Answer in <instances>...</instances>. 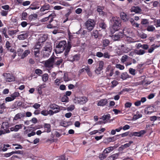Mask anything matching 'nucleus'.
<instances>
[{"label": "nucleus", "mask_w": 160, "mask_h": 160, "mask_svg": "<svg viewBox=\"0 0 160 160\" xmlns=\"http://www.w3.org/2000/svg\"><path fill=\"white\" fill-rule=\"evenodd\" d=\"M52 44L50 42H47L42 52L44 58L48 57L52 50Z\"/></svg>", "instance_id": "1"}, {"label": "nucleus", "mask_w": 160, "mask_h": 160, "mask_svg": "<svg viewBox=\"0 0 160 160\" xmlns=\"http://www.w3.org/2000/svg\"><path fill=\"white\" fill-rule=\"evenodd\" d=\"M67 47V42L65 40L61 41L58 43H56V48L54 49L56 53L62 52Z\"/></svg>", "instance_id": "2"}, {"label": "nucleus", "mask_w": 160, "mask_h": 160, "mask_svg": "<svg viewBox=\"0 0 160 160\" xmlns=\"http://www.w3.org/2000/svg\"><path fill=\"white\" fill-rule=\"evenodd\" d=\"M112 28L115 31H118L120 28L121 21L119 17H113L112 18Z\"/></svg>", "instance_id": "3"}, {"label": "nucleus", "mask_w": 160, "mask_h": 160, "mask_svg": "<svg viewBox=\"0 0 160 160\" xmlns=\"http://www.w3.org/2000/svg\"><path fill=\"white\" fill-rule=\"evenodd\" d=\"M130 32V30L125 28L123 29V32H119L118 33H116L113 37V40L116 41L119 40L121 38H122L123 33L127 37H129V36H127V34L129 35Z\"/></svg>", "instance_id": "4"}, {"label": "nucleus", "mask_w": 160, "mask_h": 160, "mask_svg": "<svg viewBox=\"0 0 160 160\" xmlns=\"http://www.w3.org/2000/svg\"><path fill=\"white\" fill-rule=\"evenodd\" d=\"M96 22L93 19H89L85 22L86 28L89 31H91L95 27Z\"/></svg>", "instance_id": "5"}, {"label": "nucleus", "mask_w": 160, "mask_h": 160, "mask_svg": "<svg viewBox=\"0 0 160 160\" xmlns=\"http://www.w3.org/2000/svg\"><path fill=\"white\" fill-rule=\"evenodd\" d=\"M54 18V15L50 18L48 21L49 24L47 25V28H53L57 27L58 26L57 22L56 21L53 20Z\"/></svg>", "instance_id": "6"}, {"label": "nucleus", "mask_w": 160, "mask_h": 160, "mask_svg": "<svg viewBox=\"0 0 160 160\" xmlns=\"http://www.w3.org/2000/svg\"><path fill=\"white\" fill-rule=\"evenodd\" d=\"M73 101L74 103L76 104H83L87 102V99L86 98L84 97L81 98L75 97Z\"/></svg>", "instance_id": "7"}, {"label": "nucleus", "mask_w": 160, "mask_h": 160, "mask_svg": "<svg viewBox=\"0 0 160 160\" xmlns=\"http://www.w3.org/2000/svg\"><path fill=\"white\" fill-rule=\"evenodd\" d=\"M49 108L53 110H55L54 111H57V113H58L62 110L63 107L54 103H52L50 104Z\"/></svg>", "instance_id": "8"}, {"label": "nucleus", "mask_w": 160, "mask_h": 160, "mask_svg": "<svg viewBox=\"0 0 160 160\" xmlns=\"http://www.w3.org/2000/svg\"><path fill=\"white\" fill-rule=\"evenodd\" d=\"M53 60V57H51L46 61L44 64L45 67L49 68H53L54 65Z\"/></svg>", "instance_id": "9"}, {"label": "nucleus", "mask_w": 160, "mask_h": 160, "mask_svg": "<svg viewBox=\"0 0 160 160\" xmlns=\"http://www.w3.org/2000/svg\"><path fill=\"white\" fill-rule=\"evenodd\" d=\"M114 68L111 65H108L106 69V75L109 77H111L113 74Z\"/></svg>", "instance_id": "10"}, {"label": "nucleus", "mask_w": 160, "mask_h": 160, "mask_svg": "<svg viewBox=\"0 0 160 160\" xmlns=\"http://www.w3.org/2000/svg\"><path fill=\"white\" fill-rule=\"evenodd\" d=\"M104 9V6H97V11L98 13V14L99 16H104L107 15V12H104L103 11Z\"/></svg>", "instance_id": "11"}, {"label": "nucleus", "mask_w": 160, "mask_h": 160, "mask_svg": "<svg viewBox=\"0 0 160 160\" xmlns=\"http://www.w3.org/2000/svg\"><path fill=\"white\" fill-rule=\"evenodd\" d=\"M6 77V81L8 82H11L15 80V78L13 76L9 73H6L4 74Z\"/></svg>", "instance_id": "12"}, {"label": "nucleus", "mask_w": 160, "mask_h": 160, "mask_svg": "<svg viewBox=\"0 0 160 160\" xmlns=\"http://www.w3.org/2000/svg\"><path fill=\"white\" fill-rule=\"evenodd\" d=\"M53 59L54 65L58 66H59L62 62L63 61L62 58L55 57H53Z\"/></svg>", "instance_id": "13"}, {"label": "nucleus", "mask_w": 160, "mask_h": 160, "mask_svg": "<svg viewBox=\"0 0 160 160\" xmlns=\"http://www.w3.org/2000/svg\"><path fill=\"white\" fill-rule=\"evenodd\" d=\"M97 105L98 106L103 107L108 103V100L107 99H101L98 101Z\"/></svg>", "instance_id": "14"}, {"label": "nucleus", "mask_w": 160, "mask_h": 160, "mask_svg": "<svg viewBox=\"0 0 160 160\" xmlns=\"http://www.w3.org/2000/svg\"><path fill=\"white\" fill-rule=\"evenodd\" d=\"M71 47V42H68L67 46L66 47V49H65V51L64 53L65 58L67 57Z\"/></svg>", "instance_id": "15"}, {"label": "nucleus", "mask_w": 160, "mask_h": 160, "mask_svg": "<svg viewBox=\"0 0 160 160\" xmlns=\"http://www.w3.org/2000/svg\"><path fill=\"white\" fill-rule=\"evenodd\" d=\"M154 107L152 106H149L146 108L144 110V112L146 114H148L152 113L154 111Z\"/></svg>", "instance_id": "16"}, {"label": "nucleus", "mask_w": 160, "mask_h": 160, "mask_svg": "<svg viewBox=\"0 0 160 160\" xmlns=\"http://www.w3.org/2000/svg\"><path fill=\"white\" fill-rule=\"evenodd\" d=\"M51 125L50 124L45 123L44 124V128L45 129L44 132L49 133L51 131Z\"/></svg>", "instance_id": "17"}, {"label": "nucleus", "mask_w": 160, "mask_h": 160, "mask_svg": "<svg viewBox=\"0 0 160 160\" xmlns=\"http://www.w3.org/2000/svg\"><path fill=\"white\" fill-rule=\"evenodd\" d=\"M120 16L121 19L124 22L127 21L129 18L128 16L123 12H122L120 13Z\"/></svg>", "instance_id": "18"}, {"label": "nucleus", "mask_w": 160, "mask_h": 160, "mask_svg": "<svg viewBox=\"0 0 160 160\" xmlns=\"http://www.w3.org/2000/svg\"><path fill=\"white\" fill-rule=\"evenodd\" d=\"M25 116V113H19L16 114L13 119V121H17L18 119H20L24 117Z\"/></svg>", "instance_id": "19"}, {"label": "nucleus", "mask_w": 160, "mask_h": 160, "mask_svg": "<svg viewBox=\"0 0 160 160\" xmlns=\"http://www.w3.org/2000/svg\"><path fill=\"white\" fill-rule=\"evenodd\" d=\"M50 8V5L49 4L45 3L41 7L40 10L41 12H44L46 10H49Z\"/></svg>", "instance_id": "20"}, {"label": "nucleus", "mask_w": 160, "mask_h": 160, "mask_svg": "<svg viewBox=\"0 0 160 160\" xmlns=\"http://www.w3.org/2000/svg\"><path fill=\"white\" fill-rule=\"evenodd\" d=\"M33 50V53L34 54V55L35 58H36V59L37 61H39V57L40 50L38 49Z\"/></svg>", "instance_id": "21"}, {"label": "nucleus", "mask_w": 160, "mask_h": 160, "mask_svg": "<svg viewBox=\"0 0 160 160\" xmlns=\"http://www.w3.org/2000/svg\"><path fill=\"white\" fill-rule=\"evenodd\" d=\"M28 33H23L18 36V38L19 40H24L26 39L28 36Z\"/></svg>", "instance_id": "22"}, {"label": "nucleus", "mask_w": 160, "mask_h": 160, "mask_svg": "<svg viewBox=\"0 0 160 160\" xmlns=\"http://www.w3.org/2000/svg\"><path fill=\"white\" fill-rule=\"evenodd\" d=\"M47 38L48 37L46 35H43L42 36L40 37L38 42L42 43V44L43 45V43L46 41Z\"/></svg>", "instance_id": "23"}, {"label": "nucleus", "mask_w": 160, "mask_h": 160, "mask_svg": "<svg viewBox=\"0 0 160 160\" xmlns=\"http://www.w3.org/2000/svg\"><path fill=\"white\" fill-rule=\"evenodd\" d=\"M119 153H116L111 155L109 157L106 159V160H114L117 159L119 156Z\"/></svg>", "instance_id": "24"}, {"label": "nucleus", "mask_w": 160, "mask_h": 160, "mask_svg": "<svg viewBox=\"0 0 160 160\" xmlns=\"http://www.w3.org/2000/svg\"><path fill=\"white\" fill-rule=\"evenodd\" d=\"M6 104L4 101L2 103H0V114H2L4 111V109L6 108Z\"/></svg>", "instance_id": "25"}, {"label": "nucleus", "mask_w": 160, "mask_h": 160, "mask_svg": "<svg viewBox=\"0 0 160 160\" xmlns=\"http://www.w3.org/2000/svg\"><path fill=\"white\" fill-rule=\"evenodd\" d=\"M9 127L8 123L7 122H2L1 126V128L4 130H8V129Z\"/></svg>", "instance_id": "26"}, {"label": "nucleus", "mask_w": 160, "mask_h": 160, "mask_svg": "<svg viewBox=\"0 0 160 160\" xmlns=\"http://www.w3.org/2000/svg\"><path fill=\"white\" fill-rule=\"evenodd\" d=\"M145 133V131H141L139 132H134L132 134V135L140 137Z\"/></svg>", "instance_id": "27"}, {"label": "nucleus", "mask_w": 160, "mask_h": 160, "mask_svg": "<svg viewBox=\"0 0 160 160\" xmlns=\"http://www.w3.org/2000/svg\"><path fill=\"white\" fill-rule=\"evenodd\" d=\"M53 14H51L49 15L48 17L44 18L41 20V22H42L45 23L47 22L48 20H50V18L53 16Z\"/></svg>", "instance_id": "28"}, {"label": "nucleus", "mask_w": 160, "mask_h": 160, "mask_svg": "<svg viewBox=\"0 0 160 160\" xmlns=\"http://www.w3.org/2000/svg\"><path fill=\"white\" fill-rule=\"evenodd\" d=\"M98 32L96 30H94L91 33L92 37H94L95 39H97L98 37Z\"/></svg>", "instance_id": "29"}, {"label": "nucleus", "mask_w": 160, "mask_h": 160, "mask_svg": "<svg viewBox=\"0 0 160 160\" xmlns=\"http://www.w3.org/2000/svg\"><path fill=\"white\" fill-rule=\"evenodd\" d=\"M131 12H134L136 13H139L142 11V10L139 7H136L132 8L131 10Z\"/></svg>", "instance_id": "30"}, {"label": "nucleus", "mask_w": 160, "mask_h": 160, "mask_svg": "<svg viewBox=\"0 0 160 160\" xmlns=\"http://www.w3.org/2000/svg\"><path fill=\"white\" fill-rule=\"evenodd\" d=\"M42 43L38 42L33 48V49H38L40 50L42 46Z\"/></svg>", "instance_id": "31"}, {"label": "nucleus", "mask_w": 160, "mask_h": 160, "mask_svg": "<svg viewBox=\"0 0 160 160\" xmlns=\"http://www.w3.org/2000/svg\"><path fill=\"white\" fill-rule=\"evenodd\" d=\"M98 26L100 28L104 30L106 29L107 27V25L103 21L99 22Z\"/></svg>", "instance_id": "32"}, {"label": "nucleus", "mask_w": 160, "mask_h": 160, "mask_svg": "<svg viewBox=\"0 0 160 160\" xmlns=\"http://www.w3.org/2000/svg\"><path fill=\"white\" fill-rule=\"evenodd\" d=\"M72 59H70V62H73L74 61H78L80 58V55L79 54H75L73 56Z\"/></svg>", "instance_id": "33"}, {"label": "nucleus", "mask_w": 160, "mask_h": 160, "mask_svg": "<svg viewBox=\"0 0 160 160\" xmlns=\"http://www.w3.org/2000/svg\"><path fill=\"white\" fill-rule=\"evenodd\" d=\"M110 43V41L108 39H104L102 41L103 47L105 48L108 46Z\"/></svg>", "instance_id": "34"}, {"label": "nucleus", "mask_w": 160, "mask_h": 160, "mask_svg": "<svg viewBox=\"0 0 160 160\" xmlns=\"http://www.w3.org/2000/svg\"><path fill=\"white\" fill-rule=\"evenodd\" d=\"M113 149V147H110L105 148L103 151V152L108 154L112 151Z\"/></svg>", "instance_id": "35"}, {"label": "nucleus", "mask_w": 160, "mask_h": 160, "mask_svg": "<svg viewBox=\"0 0 160 160\" xmlns=\"http://www.w3.org/2000/svg\"><path fill=\"white\" fill-rule=\"evenodd\" d=\"M30 53V51L29 50H25L24 52H23V53L22 55V57H21V59H23L24 58L27 56L28 54Z\"/></svg>", "instance_id": "36"}, {"label": "nucleus", "mask_w": 160, "mask_h": 160, "mask_svg": "<svg viewBox=\"0 0 160 160\" xmlns=\"http://www.w3.org/2000/svg\"><path fill=\"white\" fill-rule=\"evenodd\" d=\"M111 118L110 114H104L102 117V119L104 121L109 120Z\"/></svg>", "instance_id": "37"}, {"label": "nucleus", "mask_w": 160, "mask_h": 160, "mask_svg": "<svg viewBox=\"0 0 160 160\" xmlns=\"http://www.w3.org/2000/svg\"><path fill=\"white\" fill-rule=\"evenodd\" d=\"M19 31V30L18 29L15 30H9L8 31V33L9 35L12 36Z\"/></svg>", "instance_id": "38"}, {"label": "nucleus", "mask_w": 160, "mask_h": 160, "mask_svg": "<svg viewBox=\"0 0 160 160\" xmlns=\"http://www.w3.org/2000/svg\"><path fill=\"white\" fill-rule=\"evenodd\" d=\"M38 17V15L36 14H34L30 15L28 17V19L30 21L32 20H35L37 19Z\"/></svg>", "instance_id": "39"}, {"label": "nucleus", "mask_w": 160, "mask_h": 160, "mask_svg": "<svg viewBox=\"0 0 160 160\" xmlns=\"http://www.w3.org/2000/svg\"><path fill=\"white\" fill-rule=\"evenodd\" d=\"M120 77L122 79L125 80L129 77V75L127 72H124L122 74Z\"/></svg>", "instance_id": "40"}, {"label": "nucleus", "mask_w": 160, "mask_h": 160, "mask_svg": "<svg viewBox=\"0 0 160 160\" xmlns=\"http://www.w3.org/2000/svg\"><path fill=\"white\" fill-rule=\"evenodd\" d=\"M20 94L18 92H15L13 93L11 95L13 100H14L16 97H17L19 96Z\"/></svg>", "instance_id": "41"}, {"label": "nucleus", "mask_w": 160, "mask_h": 160, "mask_svg": "<svg viewBox=\"0 0 160 160\" xmlns=\"http://www.w3.org/2000/svg\"><path fill=\"white\" fill-rule=\"evenodd\" d=\"M148 31L149 32H153L155 30V28L152 25L148 26L147 29Z\"/></svg>", "instance_id": "42"}, {"label": "nucleus", "mask_w": 160, "mask_h": 160, "mask_svg": "<svg viewBox=\"0 0 160 160\" xmlns=\"http://www.w3.org/2000/svg\"><path fill=\"white\" fill-rule=\"evenodd\" d=\"M48 79V75L47 73L44 74L42 76V79L44 82H46Z\"/></svg>", "instance_id": "43"}, {"label": "nucleus", "mask_w": 160, "mask_h": 160, "mask_svg": "<svg viewBox=\"0 0 160 160\" xmlns=\"http://www.w3.org/2000/svg\"><path fill=\"white\" fill-rule=\"evenodd\" d=\"M59 3L65 7H69L70 6V5L68 2L64 1H60L59 2Z\"/></svg>", "instance_id": "44"}, {"label": "nucleus", "mask_w": 160, "mask_h": 160, "mask_svg": "<svg viewBox=\"0 0 160 160\" xmlns=\"http://www.w3.org/2000/svg\"><path fill=\"white\" fill-rule=\"evenodd\" d=\"M135 51L136 54L139 55H143L145 53V51L142 49L139 50H136Z\"/></svg>", "instance_id": "45"}, {"label": "nucleus", "mask_w": 160, "mask_h": 160, "mask_svg": "<svg viewBox=\"0 0 160 160\" xmlns=\"http://www.w3.org/2000/svg\"><path fill=\"white\" fill-rule=\"evenodd\" d=\"M154 45L153 44L152 45L151 47L148 49V52L149 53H152L156 48L158 47L157 46H154Z\"/></svg>", "instance_id": "46"}, {"label": "nucleus", "mask_w": 160, "mask_h": 160, "mask_svg": "<svg viewBox=\"0 0 160 160\" xmlns=\"http://www.w3.org/2000/svg\"><path fill=\"white\" fill-rule=\"evenodd\" d=\"M69 99L68 97L64 95L61 98V101L63 102H68L69 101Z\"/></svg>", "instance_id": "47"}, {"label": "nucleus", "mask_w": 160, "mask_h": 160, "mask_svg": "<svg viewBox=\"0 0 160 160\" xmlns=\"http://www.w3.org/2000/svg\"><path fill=\"white\" fill-rule=\"evenodd\" d=\"M106 154L107 153H104L103 152V153L101 154H100L99 156V158L101 159H103L107 157V155H106Z\"/></svg>", "instance_id": "48"}, {"label": "nucleus", "mask_w": 160, "mask_h": 160, "mask_svg": "<svg viewBox=\"0 0 160 160\" xmlns=\"http://www.w3.org/2000/svg\"><path fill=\"white\" fill-rule=\"evenodd\" d=\"M104 65V62L102 61H99V65L98 68L102 69H103Z\"/></svg>", "instance_id": "49"}, {"label": "nucleus", "mask_w": 160, "mask_h": 160, "mask_svg": "<svg viewBox=\"0 0 160 160\" xmlns=\"http://www.w3.org/2000/svg\"><path fill=\"white\" fill-rule=\"evenodd\" d=\"M115 67L120 69L121 70H122L124 69V67L123 65H121L120 64H117L116 65Z\"/></svg>", "instance_id": "50"}, {"label": "nucleus", "mask_w": 160, "mask_h": 160, "mask_svg": "<svg viewBox=\"0 0 160 160\" xmlns=\"http://www.w3.org/2000/svg\"><path fill=\"white\" fill-rule=\"evenodd\" d=\"M23 126V125L22 124L16 125L14 127L15 129H16V131L17 132L19 129L22 128Z\"/></svg>", "instance_id": "51"}, {"label": "nucleus", "mask_w": 160, "mask_h": 160, "mask_svg": "<svg viewBox=\"0 0 160 160\" xmlns=\"http://www.w3.org/2000/svg\"><path fill=\"white\" fill-rule=\"evenodd\" d=\"M142 117V115L141 114H137L134 115L133 118V120H136L139 118L141 117Z\"/></svg>", "instance_id": "52"}, {"label": "nucleus", "mask_w": 160, "mask_h": 160, "mask_svg": "<svg viewBox=\"0 0 160 160\" xmlns=\"http://www.w3.org/2000/svg\"><path fill=\"white\" fill-rule=\"evenodd\" d=\"M128 56L126 55H124L122 57L121 61L122 62H124L126 61L128 59Z\"/></svg>", "instance_id": "53"}, {"label": "nucleus", "mask_w": 160, "mask_h": 160, "mask_svg": "<svg viewBox=\"0 0 160 160\" xmlns=\"http://www.w3.org/2000/svg\"><path fill=\"white\" fill-rule=\"evenodd\" d=\"M23 50L21 48L18 49L17 51L18 55L19 56L22 57V55L23 53Z\"/></svg>", "instance_id": "54"}, {"label": "nucleus", "mask_w": 160, "mask_h": 160, "mask_svg": "<svg viewBox=\"0 0 160 160\" xmlns=\"http://www.w3.org/2000/svg\"><path fill=\"white\" fill-rule=\"evenodd\" d=\"M5 46L7 50L9 51L10 48L11 47V44L8 41H7L5 44Z\"/></svg>", "instance_id": "55"}, {"label": "nucleus", "mask_w": 160, "mask_h": 160, "mask_svg": "<svg viewBox=\"0 0 160 160\" xmlns=\"http://www.w3.org/2000/svg\"><path fill=\"white\" fill-rule=\"evenodd\" d=\"M63 78L64 81L65 82H68L70 80L68 77V75L67 74L65 73L64 74Z\"/></svg>", "instance_id": "56"}, {"label": "nucleus", "mask_w": 160, "mask_h": 160, "mask_svg": "<svg viewBox=\"0 0 160 160\" xmlns=\"http://www.w3.org/2000/svg\"><path fill=\"white\" fill-rule=\"evenodd\" d=\"M131 23L132 26L136 27H139V24L137 23H135L134 22V19L133 18H131Z\"/></svg>", "instance_id": "57"}, {"label": "nucleus", "mask_w": 160, "mask_h": 160, "mask_svg": "<svg viewBox=\"0 0 160 160\" xmlns=\"http://www.w3.org/2000/svg\"><path fill=\"white\" fill-rule=\"evenodd\" d=\"M10 132V131L9 130H4V131L1 130H0V136L6 133H9Z\"/></svg>", "instance_id": "58"}, {"label": "nucleus", "mask_w": 160, "mask_h": 160, "mask_svg": "<svg viewBox=\"0 0 160 160\" xmlns=\"http://www.w3.org/2000/svg\"><path fill=\"white\" fill-rule=\"evenodd\" d=\"M102 69L99 68H97L95 69V73L98 75L100 74L102 72Z\"/></svg>", "instance_id": "59"}, {"label": "nucleus", "mask_w": 160, "mask_h": 160, "mask_svg": "<svg viewBox=\"0 0 160 160\" xmlns=\"http://www.w3.org/2000/svg\"><path fill=\"white\" fill-rule=\"evenodd\" d=\"M141 23L143 25H146L148 24V20L146 19H142L141 22Z\"/></svg>", "instance_id": "60"}, {"label": "nucleus", "mask_w": 160, "mask_h": 160, "mask_svg": "<svg viewBox=\"0 0 160 160\" xmlns=\"http://www.w3.org/2000/svg\"><path fill=\"white\" fill-rule=\"evenodd\" d=\"M8 11H5L4 10L1 11V14L2 16H6L8 14Z\"/></svg>", "instance_id": "61"}, {"label": "nucleus", "mask_w": 160, "mask_h": 160, "mask_svg": "<svg viewBox=\"0 0 160 160\" xmlns=\"http://www.w3.org/2000/svg\"><path fill=\"white\" fill-rule=\"evenodd\" d=\"M75 108V106L73 105H72L67 108V110L68 111H72Z\"/></svg>", "instance_id": "62"}, {"label": "nucleus", "mask_w": 160, "mask_h": 160, "mask_svg": "<svg viewBox=\"0 0 160 160\" xmlns=\"http://www.w3.org/2000/svg\"><path fill=\"white\" fill-rule=\"evenodd\" d=\"M35 72L39 75H40L42 73V71L41 70L38 69H37L35 70Z\"/></svg>", "instance_id": "63"}, {"label": "nucleus", "mask_w": 160, "mask_h": 160, "mask_svg": "<svg viewBox=\"0 0 160 160\" xmlns=\"http://www.w3.org/2000/svg\"><path fill=\"white\" fill-rule=\"evenodd\" d=\"M28 15L26 12H23L22 14V20H25Z\"/></svg>", "instance_id": "64"}]
</instances>
